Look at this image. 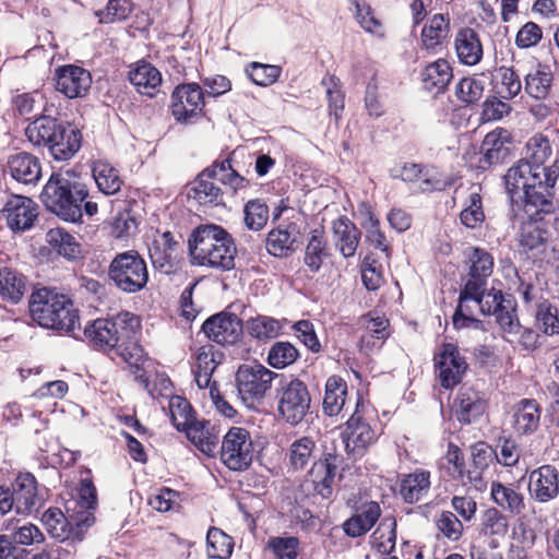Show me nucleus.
I'll return each instance as SVG.
<instances>
[{
	"mask_svg": "<svg viewBox=\"0 0 559 559\" xmlns=\"http://www.w3.org/2000/svg\"><path fill=\"white\" fill-rule=\"evenodd\" d=\"M269 207L261 200H251L245 206V224L254 231L261 230L267 223Z\"/></svg>",
	"mask_w": 559,
	"mask_h": 559,
	"instance_id": "obj_57",
	"label": "nucleus"
},
{
	"mask_svg": "<svg viewBox=\"0 0 559 559\" xmlns=\"http://www.w3.org/2000/svg\"><path fill=\"white\" fill-rule=\"evenodd\" d=\"M46 241L68 260H74L81 254L80 243L63 228L49 229L46 234Z\"/></svg>",
	"mask_w": 559,
	"mask_h": 559,
	"instance_id": "obj_42",
	"label": "nucleus"
},
{
	"mask_svg": "<svg viewBox=\"0 0 559 559\" xmlns=\"http://www.w3.org/2000/svg\"><path fill=\"white\" fill-rule=\"evenodd\" d=\"M491 497L497 506L511 514L518 515L525 508L523 495L501 483H492Z\"/></svg>",
	"mask_w": 559,
	"mask_h": 559,
	"instance_id": "obj_41",
	"label": "nucleus"
},
{
	"mask_svg": "<svg viewBox=\"0 0 559 559\" xmlns=\"http://www.w3.org/2000/svg\"><path fill=\"white\" fill-rule=\"evenodd\" d=\"M252 459L253 448L249 432L240 427L230 428L222 441V462L231 471H243L250 466Z\"/></svg>",
	"mask_w": 559,
	"mask_h": 559,
	"instance_id": "obj_12",
	"label": "nucleus"
},
{
	"mask_svg": "<svg viewBox=\"0 0 559 559\" xmlns=\"http://www.w3.org/2000/svg\"><path fill=\"white\" fill-rule=\"evenodd\" d=\"M542 406L534 399H522L512 409V427L519 436H532L540 426Z\"/></svg>",
	"mask_w": 559,
	"mask_h": 559,
	"instance_id": "obj_21",
	"label": "nucleus"
},
{
	"mask_svg": "<svg viewBox=\"0 0 559 559\" xmlns=\"http://www.w3.org/2000/svg\"><path fill=\"white\" fill-rule=\"evenodd\" d=\"M493 306H489L491 312L497 319L502 330L508 333L518 334L521 331V325L515 316V306L512 298L504 297L501 292H496L492 296Z\"/></svg>",
	"mask_w": 559,
	"mask_h": 559,
	"instance_id": "obj_33",
	"label": "nucleus"
},
{
	"mask_svg": "<svg viewBox=\"0 0 559 559\" xmlns=\"http://www.w3.org/2000/svg\"><path fill=\"white\" fill-rule=\"evenodd\" d=\"M282 323L272 317L258 316L248 321L247 330L257 340H270L278 336L282 331Z\"/></svg>",
	"mask_w": 559,
	"mask_h": 559,
	"instance_id": "obj_53",
	"label": "nucleus"
},
{
	"mask_svg": "<svg viewBox=\"0 0 559 559\" xmlns=\"http://www.w3.org/2000/svg\"><path fill=\"white\" fill-rule=\"evenodd\" d=\"M439 533L452 542H456L463 534V524L456 515L450 511H443L436 520Z\"/></svg>",
	"mask_w": 559,
	"mask_h": 559,
	"instance_id": "obj_62",
	"label": "nucleus"
},
{
	"mask_svg": "<svg viewBox=\"0 0 559 559\" xmlns=\"http://www.w3.org/2000/svg\"><path fill=\"white\" fill-rule=\"evenodd\" d=\"M277 412L288 424H300L310 409L311 396L308 386L300 379L283 381L277 389Z\"/></svg>",
	"mask_w": 559,
	"mask_h": 559,
	"instance_id": "obj_10",
	"label": "nucleus"
},
{
	"mask_svg": "<svg viewBox=\"0 0 559 559\" xmlns=\"http://www.w3.org/2000/svg\"><path fill=\"white\" fill-rule=\"evenodd\" d=\"M207 168L209 170H214L212 175L216 182H221L222 185L229 187L234 192L247 187L248 185V180L231 167L228 158L219 162L216 160Z\"/></svg>",
	"mask_w": 559,
	"mask_h": 559,
	"instance_id": "obj_48",
	"label": "nucleus"
},
{
	"mask_svg": "<svg viewBox=\"0 0 559 559\" xmlns=\"http://www.w3.org/2000/svg\"><path fill=\"white\" fill-rule=\"evenodd\" d=\"M528 490L536 501L548 502L559 493V474L556 467L543 465L530 474Z\"/></svg>",
	"mask_w": 559,
	"mask_h": 559,
	"instance_id": "obj_20",
	"label": "nucleus"
},
{
	"mask_svg": "<svg viewBox=\"0 0 559 559\" xmlns=\"http://www.w3.org/2000/svg\"><path fill=\"white\" fill-rule=\"evenodd\" d=\"M350 3L355 8V17L360 27L367 33L382 37L384 35L382 22L376 16L371 5L365 0H350Z\"/></svg>",
	"mask_w": 559,
	"mask_h": 559,
	"instance_id": "obj_50",
	"label": "nucleus"
},
{
	"mask_svg": "<svg viewBox=\"0 0 559 559\" xmlns=\"http://www.w3.org/2000/svg\"><path fill=\"white\" fill-rule=\"evenodd\" d=\"M92 173L97 188L102 193L111 195L120 191L123 181L120 178L119 171L108 162H95Z\"/></svg>",
	"mask_w": 559,
	"mask_h": 559,
	"instance_id": "obj_39",
	"label": "nucleus"
},
{
	"mask_svg": "<svg viewBox=\"0 0 559 559\" xmlns=\"http://www.w3.org/2000/svg\"><path fill=\"white\" fill-rule=\"evenodd\" d=\"M435 364L439 370L440 383L444 389H451L460 383L468 367L457 346L452 343L441 345L435 356Z\"/></svg>",
	"mask_w": 559,
	"mask_h": 559,
	"instance_id": "obj_14",
	"label": "nucleus"
},
{
	"mask_svg": "<svg viewBox=\"0 0 559 559\" xmlns=\"http://www.w3.org/2000/svg\"><path fill=\"white\" fill-rule=\"evenodd\" d=\"M214 170L203 169L188 190V198L200 205H218L223 203V190L213 178Z\"/></svg>",
	"mask_w": 559,
	"mask_h": 559,
	"instance_id": "obj_25",
	"label": "nucleus"
},
{
	"mask_svg": "<svg viewBox=\"0 0 559 559\" xmlns=\"http://www.w3.org/2000/svg\"><path fill=\"white\" fill-rule=\"evenodd\" d=\"M96 504V488L90 479H83L78 499L70 500L66 504L69 518L60 509L50 508L43 514L41 522L52 538L63 542L72 535V524L81 531L94 523L93 511Z\"/></svg>",
	"mask_w": 559,
	"mask_h": 559,
	"instance_id": "obj_4",
	"label": "nucleus"
},
{
	"mask_svg": "<svg viewBox=\"0 0 559 559\" xmlns=\"http://www.w3.org/2000/svg\"><path fill=\"white\" fill-rule=\"evenodd\" d=\"M129 79L140 93L147 95H152L153 91L162 83L159 71L146 62L139 63L130 72Z\"/></svg>",
	"mask_w": 559,
	"mask_h": 559,
	"instance_id": "obj_43",
	"label": "nucleus"
},
{
	"mask_svg": "<svg viewBox=\"0 0 559 559\" xmlns=\"http://www.w3.org/2000/svg\"><path fill=\"white\" fill-rule=\"evenodd\" d=\"M25 134L34 145L47 147L58 162L71 159L81 147L80 130L49 116H40L32 121Z\"/></svg>",
	"mask_w": 559,
	"mask_h": 559,
	"instance_id": "obj_5",
	"label": "nucleus"
},
{
	"mask_svg": "<svg viewBox=\"0 0 559 559\" xmlns=\"http://www.w3.org/2000/svg\"><path fill=\"white\" fill-rule=\"evenodd\" d=\"M381 509L377 502L370 501L362 504L357 512L343 524L346 535L359 537L366 534L377 523Z\"/></svg>",
	"mask_w": 559,
	"mask_h": 559,
	"instance_id": "obj_29",
	"label": "nucleus"
},
{
	"mask_svg": "<svg viewBox=\"0 0 559 559\" xmlns=\"http://www.w3.org/2000/svg\"><path fill=\"white\" fill-rule=\"evenodd\" d=\"M342 457L335 452H326L311 465L307 483L312 486L313 493L322 499H331L334 492L336 471Z\"/></svg>",
	"mask_w": 559,
	"mask_h": 559,
	"instance_id": "obj_13",
	"label": "nucleus"
},
{
	"mask_svg": "<svg viewBox=\"0 0 559 559\" xmlns=\"http://www.w3.org/2000/svg\"><path fill=\"white\" fill-rule=\"evenodd\" d=\"M179 241L170 231H165L155 239L150 248V258L153 266L162 273L170 274L174 270V260L177 258Z\"/></svg>",
	"mask_w": 559,
	"mask_h": 559,
	"instance_id": "obj_26",
	"label": "nucleus"
},
{
	"mask_svg": "<svg viewBox=\"0 0 559 559\" xmlns=\"http://www.w3.org/2000/svg\"><path fill=\"white\" fill-rule=\"evenodd\" d=\"M552 148L550 141L543 134H535L525 145V155L520 160L526 162L530 166H534L539 171L548 173L550 166L545 163L550 158Z\"/></svg>",
	"mask_w": 559,
	"mask_h": 559,
	"instance_id": "obj_35",
	"label": "nucleus"
},
{
	"mask_svg": "<svg viewBox=\"0 0 559 559\" xmlns=\"http://www.w3.org/2000/svg\"><path fill=\"white\" fill-rule=\"evenodd\" d=\"M347 455L354 461L361 459L374 441V432L360 416L353 414L341 433Z\"/></svg>",
	"mask_w": 559,
	"mask_h": 559,
	"instance_id": "obj_17",
	"label": "nucleus"
},
{
	"mask_svg": "<svg viewBox=\"0 0 559 559\" xmlns=\"http://www.w3.org/2000/svg\"><path fill=\"white\" fill-rule=\"evenodd\" d=\"M7 167L11 177L23 185H36L41 178L40 162L31 153L20 152L11 155Z\"/></svg>",
	"mask_w": 559,
	"mask_h": 559,
	"instance_id": "obj_24",
	"label": "nucleus"
},
{
	"mask_svg": "<svg viewBox=\"0 0 559 559\" xmlns=\"http://www.w3.org/2000/svg\"><path fill=\"white\" fill-rule=\"evenodd\" d=\"M347 384L338 376H331L325 383V393L323 399V413L328 416L338 415L346 402Z\"/></svg>",
	"mask_w": 559,
	"mask_h": 559,
	"instance_id": "obj_36",
	"label": "nucleus"
},
{
	"mask_svg": "<svg viewBox=\"0 0 559 559\" xmlns=\"http://www.w3.org/2000/svg\"><path fill=\"white\" fill-rule=\"evenodd\" d=\"M205 336L221 345H233L242 335V322L235 313L219 312L202 324Z\"/></svg>",
	"mask_w": 559,
	"mask_h": 559,
	"instance_id": "obj_16",
	"label": "nucleus"
},
{
	"mask_svg": "<svg viewBox=\"0 0 559 559\" xmlns=\"http://www.w3.org/2000/svg\"><path fill=\"white\" fill-rule=\"evenodd\" d=\"M278 66L265 64L260 62H251L246 68L248 78L259 86H269L277 81L281 75Z\"/></svg>",
	"mask_w": 559,
	"mask_h": 559,
	"instance_id": "obj_56",
	"label": "nucleus"
},
{
	"mask_svg": "<svg viewBox=\"0 0 559 559\" xmlns=\"http://www.w3.org/2000/svg\"><path fill=\"white\" fill-rule=\"evenodd\" d=\"M483 533L489 536L503 537L509 527L507 518L497 509H488L483 516Z\"/></svg>",
	"mask_w": 559,
	"mask_h": 559,
	"instance_id": "obj_61",
	"label": "nucleus"
},
{
	"mask_svg": "<svg viewBox=\"0 0 559 559\" xmlns=\"http://www.w3.org/2000/svg\"><path fill=\"white\" fill-rule=\"evenodd\" d=\"M552 75L546 68L538 67L525 76V92L536 98L544 99L549 92Z\"/></svg>",
	"mask_w": 559,
	"mask_h": 559,
	"instance_id": "obj_54",
	"label": "nucleus"
},
{
	"mask_svg": "<svg viewBox=\"0 0 559 559\" xmlns=\"http://www.w3.org/2000/svg\"><path fill=\"white\" fill-rule=\"evenodd\" d=\"M91 85V73L81 67L69 64L56 70V90L68 98L84 97Z\"/></svg>",
	"mask_w": 559,
	"mask_h": 559,
	"instance_id": "obj_19",
	"label": "nucleus"
},
{
	"mask_svg": "<svg viewBox=\"0 0 559 559\" xmlns=\"http://www.w3.org/2000/svg\"><path fill=\"white\" fill-rule=\"evenodd\" d=\"M191 262L218 271L235 267L237 248L231 235L219 225L203 224L195 227L188 239Z\"/></svg>",
	"mask_w": 559,
	"mask_h": 559,
	"instance_id": "obj_3",
	"label": "nucleus"
},
{
	"mask_svg": "<svg viewBox=\"0 0 559 559\" xmlns=\"http://www.w3.org/2000/svg\"><path fill=\"white\" fill-rule=\"evenodd\" d=\"M486 402L480 394L469 388L461 389L452 405L455 418L462 425H469L484 414Z\"/></svg>",
	"mask_w": 559,
	"mask_h": 559,
	"instance_id": "obj_23",
	"label": "nucleus"
},
{
	"mask_svg": "<svg viewBox=\"0 0 559 559\" xmlns=\"http://www.w3.org/2000/svg\"><path fill=\"white\" fill-rule=\"evenodd\" d=\"M108 277L119 290L139 293L148 283L146 262L135 250L117 253L108 266Z\"/></svg>",
	"mask_w": 559,
	"mask_h": 559,
	"instance_id": "obj_8",
	"label": "nucleus"
},
{
	"mask_svg": "<svg viewBox=\"0 0 559 559\" xmlns=\"http://www.w3.org/2000/svg\"><path fill=\"white\" fill-rule=\"evenodd\" d=\"M277 373L261 364L241 365L236 373V385L242 403L255 409L271 389Z\"/></svg>",
	"mask_w": 559,
	"mask_h": 559,
	"instance_id": "obj_9",
	"label": "nucleus"
},
{
	"mask_svg": "<svg viewBox=\"0 0 559 559\" xmlns=\"http://www.w3.org/2000/svg\"><path fill=\"white\" fill-rule=\"evenodd\" d=\"M559 167L550 165L548 173L539 171L526 162L519 160L504 175V183L511 199L523 202L525 215L549 214L554 211L555 185Z\"/></svg>",
	"mask_w": 559,
	"mask_h": 559,
	"instance_id": "obj_1",
	"label": "nucleus"
},
{
	"mask_svg": "<svg viewBox=\"0 0 559 559\" xmlns=\"http://www.w3.org/2000/svg\"><path fill=\"white\" fill-rule=\"evenodd\" d=\"M182 430L188 439L204 454L212 456L218 444L219 437L209 421H191Z\"/></svg>",
	"mask_w": 559,
	"mask_h": 559,
	"instance_id": "obj_32",
	"label": "nucleus"
},
{
	"mask_svg": "<svg viewBox=\"0 0 559 559\" xmlns=\"http://www.w3.org/2000/svg\"><path fill=\"white\" fill-rule=\"evenodd\" d=\"M335 246L344 258L354 257L359 245L361 231L347 217L333 222Z\"/></svg>",
	"mask_w": 559,
	"mask_h": 559,
	"instance_id": "obj_31",
	"label": "nucleus"
},
{
	"mask_svg": "<svg viewBox=\"0 0 559 559\" xmlns=\"http://www.w3.org/2000/svg\"><path fill=\"white\" fill-rule=\"evenodd\" d=\"M139 328V317L126 311L111 318L94 320L84 328V335L94 347L114 350L119 342H126Z\"/></svg>",
	"mask_w": 559,
	"mask_h": 559,
	"instance_id": "obj_7",
	"label": "nucleus"
},
{
	"mask_svg": "<svg viewBox=\"0 0 559 559\" xmlns=\"http://www.w3.org/2000/svg\"><path fill=\"white\" fill-rule=\"evenodd\" d=\"M430 488V474L426 471H416L406 475L400 488V493L404 501L414 503L426 496Z\"/></svg>",
	"mask_w": 559,
	"mask_h": 559,
	"instance_id": "obj_38",
	"label": "nucleus"
},
{
	"mask_svg": "<svg viewBox=\"0 0 559 559\" xmlns=\"http://www.w3.org/2000/svg\"><path fill=\"white\" fill-rule=\"evenodd\" d=\"M483 82L474 78H463L455 87L457 98L466 104H474L483 96Z\"/></svg>",
	"mask_w": 559,
	"mask_h": 559,
	"instance_id": "obj_64",
	"label": "nucleus"
},
{
	"mask_svg": "<svg viewBox=\"0 0 559 559\" xmlns=\"http://www.w3.org/2000/svg\"><path fill=\"white\" fill-rule=\"evenodd\" d=\"M133 334L126 342H119V345L115 346L116 353L132 367L139 370L140 365L143 362L144 350L135 341Z\"/></svg>",
	"mask_w": 559,
	"mask_h": 559,
	"instance_id": "obj_63",
	"label": "nucleus"
},
{
	"mask_svg": "<svg viewBox=\"0 0 559 559\" xmlns=\"http://www.w3.org/2000/svg\"><path fill=\"white\" fill-rule=\"evenodd\" d=\"M469 257L471 267L468 275L488 278L493 269V258L481 248H473Z\"/></svg>",
	"mask_w": 559,
	"mask_h": 559,
	"instance_id": "obj_59",
	"label": "nucleus"
},
{
	"mask_svg": "<svg viewBox=\"0 0 559 559\" xmlns=\"http://www.w3.org/2000/svg\"><path fill=\"white\" fill-rule=\"evenodd\" d=\"M479 191V186L474 185L471 187L467 200L465 201V206L460 214L462 224L467 228H477L485 219Z\"/></svg>",
	"mask_w": 559,
	"mask_h": 559,
	"instance_id": "obj_45",
	"label": "nucleus"
},
{
	"mask_svg": "<svg viewBox=\"0 0 559 559\" xmlns=\"http://www.w3.org/2000/svg\"><path fill=\"white\" fill-rule=\"evenodd\" d=\"M297 234L296 226L293 224L272 229L266 238L269 253L278 258L287 257L294 251L293 246L297 239Z\"/></svg>",
	"mask_w": 559,
	"mask_h": 559,
	"instance_id": "obj_37",
	"label": "nucleus"
},
{
	"mask_svg": "<svg viewBox=\"0 0 559 559\" xmlns=\"http://www.w3.org/2000/svg\"><path fill=\"white\" fill-rule=\"evenodd\" d=\"M452 78V69L444 59L428 64L421 73L424 88L436 95L445 90Z\"/></svg>",
	"mask_w": 559,
	"mask_h": 559,
	"instance_id": "obj_34",
	"label": "nucleus"
},
{
	"mask_svg": "<svg viewBox=\"0 0 559 559\" xmlns=\"http://www.w3.org/2000/svg\"><path fill=\"white\" fill-rule=\"evenodd\" d=\"M87 198L86 185L71 169L52 173L40 194L41 202L49 212L70 223L81 222L83 213L88 216L97 213V203Z\"/></svg>",
	"mask_w": 559,
	"mask_h": 559,
	"instance_id": "obj_2",
	"label": "nucleus"
},
{
	"mask_svg": "<svg viewBox=\"0 0 559 559\" xmlns=\"http://www.w3.org/2000/svg\"><path fill=\"white\" fill-rule=\"evenodd\" d=\"M486 284H487V278H484L480 276L468 275V278H467L464 287L460 292V297H462V300L472 299V302L476 307H478V310L481 313H490L491 312L490 307L485 308L486 304H488V300H484Z\"/></svg>",
	"mask_w": 559,
	"mask_h": 559,
	"instance_id": "obj_55",
	"label": "nucleus"
},
{
	"mask_svg": "<svg viewBox=\"0 0 559 559\" xmlns=\"http://www.w3.org/2000/svg\"><path fill=\"white\" fill-rule=\"evenodd\" d=\"M495 457V450L485 442H479L473 445L472 448V463L474 469H468L466 472V481L474 484V486L479 489L481 484V472L486 469L490 463H492Z\"/></svg>",
	"mask_w": 559,
	"mask_h": 559,
	"instance_id": "obj_40",
	"label": "nucleus"
},
{
	"mask_svg": "<svg viewBox=\"0 0 559 559\" xmlns=\"http://www.w3.org/2000/svg\"><path fill=\"white\" fill-rule=\"evenodd\" d=\"M25 289V278L22 274L9 267L0 270V295L3 299L16 304L23 297Z\"/></svg>",
	"mask_w": 559,
	"mask_h": 559,
	"instance_id": "obj_44",
	"label": "nucleus"
},
{
	"mask_svg": "<svg viewBox=\"0 0 559 559\" xmlns=\"http://www.w3.org/2000/svg\"><path fill=\"white\" fill-rule=\"evenodd\" d=\"M454 49L459 61L465 66L478 64L484 55L479 35L471 27L461 28L456 33Z\"/></svg>",
	"mask_w": 559,
	"mask_h": 559,
	"instance_id": "obj_27",
	"label": "nucleus"
},
{
	"mask_svg": "<svg viewBox=\"0 0 559 559\" xmlns=\"http://www.w3.org/2000/svg\"><path fill=\"white\" fill-rule=\"evenodd\" d=\"M29 313L43 328L73 334L79 326V314L72 300L55 289L44 287L34 292Z\"/></svg>",
	"mask_w": 559,
	"mask_h": 559,
	"instance_id": "obj_6",
	"label": "nucleus"
},
{
	"mask_svg": "<svg viewBox=\"0 0 559 559\" xmlns=\"http://www.w3.org/2000/svg\"><path fill=\"white\" fill-rule=\"evenodd\" d=\"M12 491L15 498L16 513L29 514L41 507L43 499L38 495L34 475L29 473L19 475L12 485Z\"/></svg>",
	"mask_w": 559,
	"mask_h": 559,
	"instance_id": "obj_22",
	"label": "nucleus"
},
{
	"mask_svg": "<svg viewBox=\"0 0 559 559\" xmlns=\"http://www.w3.org/2000/svg\"><path fill=\"white\" fill-rule=\"evenodd\" d=\"M204 93L198 83L176 86L171 94L170 109L174 119L182 124L194 123L203 114Z\"/></svg>",
	"mask_w": 559,
	"mask_h": 559,
	"instance_id": "obj_11",
	"label": "nucleus"
},
{
	"mask_svg": "<svg viewBox=\"0 0 559 559\" xmlns=\"http://www.w3.org/2000/svg\"><path fill=\"white\" fill-rule=\"evenodd\" d=\"M328 257L326 241L322 230L314 229L306 246L304 262L313 273L318 272Z\"/></svg>",
	"mask_w": 559,
	"mask_h": 559,
	"instance_id": "obj_46",
	"label": "nucleus"
},
{
	"mask_svg": "<svg viewBox=\"0 0 559 559\" xmlns=\"http://www.w3.org/2000/svg\"><path fill=\"white\" fill-rule=\"evenodd\" d=\"M37 204L29 198L12 194L1 211L8 227L13 231H25L33 227L37 215Z\"/></svg>",
	"mask_w": 559,
	"mask_h": 559,
	"instance_id": "obj_18",
	"label": "nucleus"
},
{
	"mask_svg": "<svg viewBox=\"0 0 559 559\" xmlns=\"http://www.w3.org/2000/svg\"><path fill=\"white\" fill-rule=\"evenodd\" d=\"M288 466L294 471H304L320 459L316 441L311 437L296 439L287 450Z\"/></svg>",
	"mask_w": 559,
	"mask_h": 559,
	"instance_id": "obj_30",
	"label": "nucleus"
},
{
	"mask_svg": "<svg viewBox=\"0 0 559 559\" xmlns=\"http://www.w3.org/2000/svg\"><path fill=\"white\" fill-rule=\"evenodd\" d=\"M536 320L545 334H559L558 310L548 301H543L538 305Z\"/></svg>",
	"mask_w": 559,
	"mask_h": 559,
	"instance_id": "obj_60",
	"label": "nucleus"
},
{
	"mask_svg": "<svg viewBox=\"0 0 559 559\" xmlns=\"http://www.w3.org/2000/svg\"><path fill=\"white\" fill-rule=\"evenodd\" d=\"M206 552L212 559H226L233 552L231 537L221 528L211 527L206 535Z\"/></svg>",
	"mask_w": 559,
	"mask_h": 559,
	"instance_id": "obj_51",
	"label": "nucleus"
},
{
	"mask_svg": "<svg viewBox=\"0 0 559 559\" xmlns=\"http://www.w3.org/2000/svg\"><path fill=\"white\" fill-rule=\"evenodd\" d=\"M542 215H525L526 219L521 223L518 239L523 249L544 255L555 238Z\"/></svg>",
	"mask_w": 559,
	"mask_h": 559,
	"instance_id": "obj_15",
	"label": "nucleus"
},
{
	"mask_svg": "<svg viewBox=\"0 0 559 559\" xmlns=\"http://www.w3.org/2000/svg\"><path fill=\"white\" fill-rule=\"evenodd\" d=\"M475 309H478V307L472 302V299L462 300V297H459V305L452 317L454 329L462 330L468 328L484 332V323L474 317Z\"/></svg>",
	"mask_w": 559,
	"mask_h": 559,
	"instance_id": "obj_49",
	"label": "nucleus"
},
{
	"mask_svg": "<svg viewBox=\"0 0 559 559\" xmlns=\"http://www.w3.org/2000/svg\"><path fill=\"white\" fill-rule=\"evenodd\" d=\"M449 20L442 14H435L421 31V41L426 49H435L447 37Z\"/></svg>",
	"mask_w": 559,
	"mask_h": 559,
	"instance_id": "obj_47",
	"label": "nucleus"
},
{
	"mask_svg": "<svg viewBox=\"0 0 559 559\" xmlns=\"http://www.w3.org/2000/svg\"><path fill=\"white\" fill-rule=\"evenodd\" d=\"M481 162L487 165L503 163L511 154V141L506 130H495L489 132L480 146Z\"/></svg>",
	"mask_w": 559,
	"mask_h": 559,
	"instance_id": "obj_28",
	"label": "nucleus"
},
{
	"mask_svg": "<svg viewBox=\"0 0 559 559\" xmlns=\"http://www.w3.org/2000/svg\"><path fill=\"white\" fill-rule=\"evenodd\" d=\"M132 12V2L130 0H108L104 10L96 12L100 23H112L126 20Z\"/></svg>",
	"mask_w": 559,
	"mask_h": 559,
	"instance_id": "obj_58",
	"label": "nucleus"
},
{
	"mask_svg": "<svg viewBox=\"0 0 559 559\" xmlns=\"http://www.w3.org/2000/svg\"><path fill=\"white\" fill-rule=\"evenodd\" d=\"M299 357V350L289 342H275L269 349L267 364L275 369L293 365Z\"/></svg>",
	"mask_w": 559,
	"mask_h": 559,
	"instance_id": "obj_52",
	"label": "nucleus"
}]
</instances>
